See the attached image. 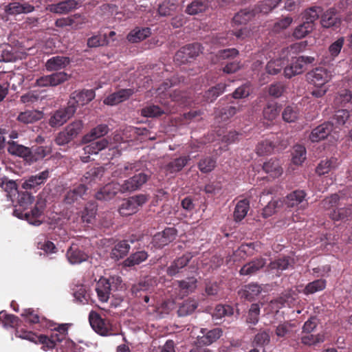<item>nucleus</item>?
I'll return each instance as SVG.
<instances>
[{"label":"nucleus","instance_id":"obj_1","mask_svg":"<svg viewBox=\"0 0 352 352\" xmlns=\"http://www.w3.org/2000/svg\"><path fill=\"white\" fill-rule=\"evenodd\" d=\"M53 332L51 333L50 337L44 335L38 336V342L43 344L44 350L53 349L56 346V343H62L64 342L65 346L67 349L76 351V344L67 338V324H50L48 326Z\"/></svg>","mask_w":352,"mask_h":352},{"label":"nucleus","instance_id":"obj_2","mask_svg":"<svg viewBox=\"0 0 352 352\" xmlns=\"http://www.w3.org/2000/svg\"><path fill=\"white\" fill-rule=\"evenodd\" d=\"M103 174L104 170L102 167H94L87 171L82 178L83 184H80L67 192L65 197V202L71 204L78 201L80 198L83 199L87 190L85 184L92 185L97 184L101 181Z\"/></svg>","mask_w":352,"mask_h":352},{"label":"nucleus","instance_id":"obj_3","mask_svg":"<svg viewBox=\"0 0 352 352\" xmlns=\"http://www.w3.org/2000/svg\"><path fill=\"white\" fill-rule=\"evenodd\" d=\"M322 11L320 7H311L305 10L302 13L304 21L294 29L293 36L297 39H300L311 32L314 28L315 21L318 19Z\"/></svg>","mask_w":352,"mask_h":352},{"label":"nucleus","instance_id":"obj_4","mask_svg":"<svg viewBox=\"0 0 352 352\" xmlns=\"http://www.w3.org/2000/svg\"><path fill=\"white\" fill-rule=\"evenodd\" d=\"M122 280L118 276H111L109 278H101L96 284V291L98 299L102 302H106L109 298L111 290L118 289Z\"/></svg>","mask_w":352,"mask_h":352},{"label":"nucleus","instance_id":"obj_5","mask_svg":"<svg viewBox=\"0 0 352 352\" xmlns=\"http://www.w3.org/2000/svg\"><path fill=\"white\" fill-rule=\"evenodd\" d=\"M45 206L44 199H39L37 200L35 206L30 212L23 213L20 209H15L13 214L19 219H25L30 224L34 226H39L42 221L38 219L43 213V210Z\"/></svg>","mask_w":352,"mask_h":352},{"label":"nucleus","instance_id":"obj_6","mask_svg":"<svg viewBox=\"0 0 352 352\" xmlns=\"http://www.w3.org/2000/svg\"><path fill=\"white\" fill-rule=\"evenodd\" d=\"M148 179L149 175L143 173L134 175L120 184L121 193H131L140 190Z\"/></svg>","mask_w":352,"mask_h":352},{"label":"nucleus","instance_id":"obj_7","mask_svg":"<svg viewBox=\"0 0 352 352\" xmlns=\"http://www.w3.org/2000/svg\"><path fill=\"white\" fill-rule=\"evenodd\" d=\"M332 76L331 72L322 67H317L307 74V81L315 87L324 86Z\"/></svg>","mask_w":352,"mask_h":352},{"label":"nucleus","instance_id":"obj_8","mask_svg":"<svg viewBox=\"0 0 352 352\" xmlns=\"http://www.w3.org/2000/svg\"><path fill=\"white\" fill-rule=\"evenodd\" d=\"M89 320L91 328L98 334L102 336L114 335L111 332L112 328L109 321L102 319L97 313L90 312Z\"/></svg>","mask_w":352,"mask_h":352},{"label":"nucleus","instance_id":"obj_9","mask_svg":"<svg viewBox=\"0 0 352 352\" xmlns=\"http://www.w3.org/2000/svg\"><path fill=\"white\" fill-rule=\"evenodd\" d=\"M201 52V47L199 43H192L182 47L175 56V61L179 64L188 63L190 59L197 56Z\"/></svg>","mask_w":352,"mask_h":352},{"label":"nucleus","instance_id":"obj_10","mask_svg":"<svg viewBox=\"0 0 352 352\" xmlns=\"http://www.w3.org/2000/svg\"><path fill=\"white\" fill-rule=\"evenodd\" d=\"M0 8L3 10L6 16L28 14L34 10V6L28 2L13 1L8 4H3Z\"/></svg>","mask_w":352,"mask_h":352},{"label":"nucleus","instance_id":"obj_11","mask_svg":"<svg viewBox=\"0 0 352 352\" xmlns=\"http://www.w3.org/2000/svg\"><path fill=\"white\" fill-rule=\"evenodd\" d=\"M335 136L333 132V125L330 122H324L322 124L314 128L309 135V139L312 142H318L329 136H332L333 138H338Z\"/></svg>","mask_w":352,"mask_h":352},{"label":"nucleus","instance_id":"obj_12","mask_svg":"<svg viewBox=\"0 0 352 352\" xmlns=\"http://www.w3.org/2000/svg\"><path fill=\"white\" fill-rule=\"evenodd\" d=\"M95 98V92L92 89L74 91L71 94L68 105L76 111L77 107L84 106Z\"/></svg>","mask_w":352,"mask_h":352},{"label":"nucleus","instance_id":"obj_13","mask_svg":"<svg viewBox=\"0 0 352 352\" xmlns=\"http://www.w3.org/2000/svg\"><path fill=\"white\" fill-rule=\"evenodd\" d=\"M75 113V109L68 104L66 107L54 111L50 120L49 124L52 127H58L63 125Z\"/></svg>","mask_w":352,"mask_h":352},{"label":"nucleus","instance_id":"obj_14","mask_svg":"<svg viewBox=\"0 0 352 352\" xmlns=\"http://www.w3.org/2000/svg\"><path fill=\"white\" fill-rule=\"evenodd\" d=\"M193 255L188 252L180 257L173 260L166 269V274L169 276H175L183 272L184 269L187 266Z\"/></svg>","mask_w":352,"mask_h":352},{"label":"nucleus","instance_id":"obj_15","mask_svg":"<svg viewBox=\"0 0 352 352\" xmlns=\"http://www.w3.org/2000/svg\"><path fill=\"white\" fill-rule=\"evenodd\" d=\"M306 193L302 190H296L287 195L284 199L285 205L289 208L299 206L300 209H305L308 206L305 199Z\"/></svg>","mask_w":352,"mask_h":352},{"label":"nucleus","instance_id":"obj_16","mask_svg":"<svg viewBox=\"0 0 352 352\" xmlns=\"http://www.w3.org/2000/svg\"><path fill=\"white\" fill-rule=\"evenodd\" d=\"M175 236L176 230L173 228H168L164 231L155 234L151 243L156 248H162L172 242Z\"/></svg>","mask_w":352,"mask_h":352},{"label":"nucleus","instance_id":"obj_17","mask_svg":"<svg viewBox=\"0 0 352 352\" xmlns=\"http://www.w3.org/2000/svg\"><path fill=\"white\" fill-rule=\"evenodd\" d=\"M118 192H121L120 183L111 182L101 188L95 195L98 200L108 201L113 198Z\"/></svg>","mask_w":352,"mask_h":352},{"label":"nucleus","instance_id":"obj_18","mask_svg":"<svg viewBox=\"0 0 352 352\" xmlns=\"http://www.w3.org/2000/svg\"><path fill=\"white\" fill-rule=\"evenodd\" d=\"M50 177V171L46 169L36 175H31L22 184V188L25 190H31L44 184Z\"/></svg>","mask_w":352,"mask_h":352},{"label":"nucleus","instance_id":"obj_19","mask_svg":"<svg viewBox=\"0 0 352 352\" xmlns=\"http://www.w3.org/2000/svg\"><path fill=\"white\" fill-rule=\"evenodd\" d=\"M201 335L197 336V340L199 344L209 345L218 340L222 335V330L219 328H214L211 330L201 329Z\"/></svg>","mask_w":352,"mask_h":352},{"label":"nucleus","instance_id":"obj_20","mask_svg":"<svg viewBox=\"0 0 352 352\" xmlns=\"http://www.w3.org/2000/svg\"><path fill=\"white\" fill-rule=\"evenodd\" d=\"M77 6V3L75 0H67L59 2L58 3L50 4L46 7V10L56 14H65Z\"/></svg>","mask_w":352,"mask_h":352},{"label":"nucleus","instance_id":"obj_21","mask_svg":"<svg viewBox=\"0 0 352 352\" xmlns=\"http://www.w3.org/2000/svg\"><path fill=\"white\" fill-rule=\"evenodd\" d=\"M68 261L72 264H80L88 258V255L76 244H72L67 252Z\"/></svg>","mask_w":352,"mask_h":352},{"label":"nucleus","instance_id":"obj_22","mask_svg":"<svg viewBox=\"0 0 352 352\" xmlns=\"http://www.w3.org/2000/svg\"><path fill=\"white\" fill-rule=\"evenodd\" d=\"M43 112L39 110L32 109L21 111L16 117V120L23 124H33L41 120L43 118Z\"/></svg>","mask_w":352,"mask_h":352},{"label":"nucleus","instance_id":"obj_23","mask_svg":"<svg viewBox=\"0 0 352 352\" xmlns=\"http://www.w3.org/2000/svg\"><path fill=\"white\" fill-rule=\"evenodd\" d=\"M266 264L265 258H256L247 264L244 265L239 271L241 275L251 276L255 274Z\"/></svg>","mask_w":352,"mask_h":352},{"label":"nucleus","instance_id":"obj_24","mask_svg":"<svg viewBox=\"0 0 352 352\" xmlns=\"http://www.w3.org/2000/svg\"><path fill=\"white\" fill-rule=\"evenodd\" d=\"M344 42V37L338 38L333 42L329 47L327 55L323 56L322 62L324 64H331V63L335 59L336 57L340 54Z\"/></svg>","mask_w":352,"mask_h":352},{"label":"nucleus","instance_id":"obj_25","mask_svg":"<svg viewBox=\"0 0 352 352\" xmlns=\"http://www.w3.org/2000/svg\"><path fill=\"white\" fill-rule=\"evenodd\" d=\"M133 94V90L131 89H121L115 92L104 100V103L108 105H116L127 100Z\"/></svg>","mask_w":352,"mask_h":352},{"label":"nucleus","instance_id":"obj_26","mask_svg":"<svg viewBox=\"0 0 352 352\" xmlns=\"http://www.w3.org/2000/svg\"><path fill=\"white\" fill-rule=\"evenodd\" d=\"M70 63L69 58L66 56H53L45 63V67L47 71H57L66 67Z\"/></svg>","mask_w":352,"mask_h":352},{"label":"nucleus","instance_id":"obj_27","mask_svg":"<svg viewBox=\"0 0 352 352\" xmlns=\"http://www.w3.org/2000/svg\"><path fill=\"white\" fill-rule=\"evenodd\" d=\"M262 291L261 287L256 283H250L245 285L241 289L239 290V294L241 298L248 300H252Z\"/></svg>","mask_w":352,"mask_h":352},{"label":"nucleus","instance_id":"obj_28","mask_svg":"<svg viewBox=\"0 0 352 352\" xmlns=\"http://www.w3.org/2000/svg\"><path fill=\"white\" fill-rule=\"evenodd\" d=\"M263 170L272 177L276 178L283 173V169L278 160L270 159L263 164Z\"/></svg>","mask_w":352,"mask_h":352},{"label":"nucleus","instance_id":"obj_29","mask_svg":"<svg viewBox=\"0 0 352 352\" xmlns=\"http://www.w3.org/2000/svg\"><path fill=\"white\" fill-rule=\"evenodd\" d=\"M304 69L305 65L303 60L298 57L293 59L291 64L285 68L284 74L286 77L289 78L295 75L302 73Z\"/></svg>","mask_w":352,"mask_h":352},{"label":"nucleus","instance_id":"obj_30","mask_svg":"<svg viewBox=\"0 0 352 352\" xmlns=\"http://www.w3.org/2000/svg\"><path fill=\"white\" fill-rule=\"evenodd\" d=\"M151 34V29L149 28H135L130 32L127 36V39L131 43L140 42L147 37Z\"/></svg>","mask_w":352,"mask_h":352},{"label":"nucleus","instance_id":"obj_31","mask_svg":"<svg viewBox=\"0 0 352 352\" xmlns=\"http://www.w3.org/2000/svg\"><path fill=\"white\" fill-rule=\"evenodd\" d=\"M8 151L13 155L19 156L28 159L32 152L28 147L16 144L14 141L8 142Z\"/></svg>","mask_w":352,"mask_h":352},{"label":"nucleus","instance_id":"obj_32","mask_svg":"<svg viewBox=\"0 0 352 352\" xmlns=\"http://www.w3.org/2000/svg\"><path fill=\"white\" fill-rule=\"evenodd\" d=\"M108 132L109 127L107 124H99L92 129L89 133L86 134L83 137L82 140L84 142L87 143L105 135Z\"/></svg>","mask_w":352,"mask_h":352},{"label":"nucleus","instance_id":"obj_33","mask_svg":"<svg viewBox=\"0 0 352 352\" xmlns=\"http://www.w3.org/2000/svg\"><path fill=\"white\" fill-rule=\"evenodd\" d=\"M130 250V245L127 241L118 242L112 249L110 256L111 258L116 261L125 256Z\"/></svg>","mask_w":352,"mask_h":352},{"label":"nucleus","instance_id":"obj_34","mask_svg":"<svg viewBox=\"0 0 352 352\" xmlns=\"http://www.w3.org/2000/svg\"><path fill=\"white\" fill-rule=\"evenodd\" d=\"M208 6V0H193L187 6L185 12L190 15H195L206 11Z\"/></svg>","mask_w":352,"mask_h":352},{"label":"nucleus","instance_id":"obj_35","mask_svg":"<svg viewBox=\"0 0 352 352\" xmlns=\"http://www.w3.org/2000/svg\"><path fill=\"white\" fill-rule=\"evenodd\" d=\"M340 23L334 8H330L322 15L321 24L324 28L336 26Z\"/></svg>","mask_w":352,"mask_h":352},{"label":"nucleus","instance_id":"obj_36","mask_svg":"<svg viewBox=\"0 0 352 352\" xmlns=\"http://www.w3.org/2000/svg\"><path fill=\"white\" fill-rule=\"evenodd\" d=\"M280 112V107L276 102H268L263 111V118L268 121H273L279 116Z\"/></svg>","mask_w":352,"mask_h":352},{"label":"nucleus","instance_id":"obj_37","mask_svg":"<svg viewBox=\"0 0 352 352\" xmlns=\"http://www.w3.org/2000/svg\"><path fill=\"white\" fill-rule=\"evenodd\" d=\"M190 160V157L189 155L179 157L169 162L165 166V169L170 173L179 172L182 170V168L187 164Z\"/></svg>","mask_w":352,"mask_h":352},{"label":"nucleus","instance_id":"obj_38","mask_svg":"<svg viewBox=\"0 0 352 352\" xmlns=\"http://www.w3.org/2000/svg\"><path fill=\"white\" fill-rule=\"evenodd\" d=\"M156 285V281L151 278H148L144 280L140 281L138 284L133 285L131 287V292L133 294L137 295L138 292H148L151 293L154 290V287Z\"/></svg>","mask_w":352,"mask_h":352},{"label":"nucleus","instance_id":"obj_39","mask_svg":"<svg viewBox=\"0 0 352 352\" xmlns=\"http://www.w3.org/2000/svg\"><path fill=\"white\" fill-rule=\"evenodd\" d=\"M198 307V302L195 299L184 300L179 307V316L184 317L192 314Z\"/></svg>","mask_w":352,"mask_h":352},{"label":"nucleus","instance_id":"obj_40","mask_svg":"<svg viewBox=\"0 0 352 352\" xmlns=\"http://www.w3.org/2000/svg\"><path fill=\"white\" fill-rule=\"evenodd\" d=\"M250 208V203L248 199H242L238 201L234 211V218L236 221H241L248 214Z\"/></svg>","mask_w":352,"mask_h":352},{"label":"nucleus","instance_id":"obj_41","mask_svg":"<svg viewBox=\"0 0 352 352\" xmlns=\"http://www.w3.org/2000/svg\"><path fill=\"white\" fill-rule=\"evenodd\" d=\"M0 187L6 192L7 196L12 201V196H15L18 192L17 185L13 180H10L6 177H0Z\"/></svg>","mask_w":352,"mask_h":352},{"label":"nucleus","instance_id":"obj_42","mask_svg":"<svg viewBox=\"0 0 352 352\" xmlns=\"http://www.w3.org/2000/svg\"><path fill=\"white\" fill-rule=\"evenodd\" d=\"M108 145V141L106 139H102L96 142H89V144L83 148L85 153L88 155L98 154V153Z\"/></svg>","mask_w":352,"mask_h":352},{"label":"nucleus","instance_id":"obj_43","mask_svg":"<svg viewBox=\"0 0 352 352\" xmlns=\"http://www.w3.org/2000/svg\"><path fill=\"white\" fill-rule=\"evenodd\" d=\"M352 214V205H348L346 207H339L334 209L330 213V217L334 221L346 219Z\"/></svg>","mask_w":352,"mask_h":352},{"label":"nucleus","instance_id":"obj_44","mask_svg":"<svg viewBox=\"0 0 352 352\" xmlns=\"http://www.w3.org/2000/svg\"><path fill=\"white\" fill-rule=\"evenodd\" d=\"M338 160L331 157L329 160H322L316 168V173L320 175H324L330 172L338 166Z\"/></svg>","mask_w":352,"mask_h":352},{"label":"nucleus","instance_id":"obj_45","mask_svg":"<svg viewBox=\"0 0 352 352\" xmlns=\"http://www.w3.org/2000/svg\"><path fill=\"white\" fill-rule=\"evenodd\" d=\"M134 170H135V164L125 162L118 164L112 173V175L115 177H123L131 174Z\"/></svg>","mask_w":352,"mask_h":352},{"label":"nucleus","instance_id":"obj_46","mask_svg":"<svg viewBox=\"0 0 352 352\" xmlns=\"http://www.w3.org/2000/svg\"><path fill=\"white\" fill-rule=\"evenodd\" d=\"M293 324L289 322H283L277 325L274 329L277 340H285L290 336L292 332Z\"/></svg>","mask_w":352,"mask_h":352},{"label":"nucleus","instance_id":"obj_47","mask_svg":"<svg viewBox=\"0 0 352 352\" xmlns=\"http://www.w3.org/2000/svg\"><path fill=\"white\" fill-rule=\"evenodd\" d=\"M96 206L94 203L88 204L82 212L81 219L82 222L92 223L96 214Z\"/></svg>","mask_w":352,"mask_h":352},{"label":"nucleus","instance_id":"obj_48","mask_svg":"<svg viewBox=\"0 0 352 352\" xmlns=\"http://www.w3.org/2000/svg\"><path fill=\"white\" fill-rule=\"evenodd\" d=\"M148 258V254L145 251L137 252L127 258L124 263L125 266L132 267L139 265Z\"/></svg>","mask_w":352,"mask_h":352},{"label":"nucleus","instance_id":"obj_49","mask_svg":"<svg viewBox=\"0 0 352 352\" xmlns=\"http://www.w3.org/2000/svg\"><path fill=\"white\" fill-rule=\"evenodd\" d=\"M178 286L184 294L193 292L197 288V279L194 277H189L186 280H178Z\"/></svg>","mask_w":352,"mask_h":352},{"label":"nucleus","instance_id":"obj_50","mask_svg":"<svg viewBox=\"0 0 352 352\" xmlns=\"http://www.w3.org/2000/svg\"><path fill=\"white\" fill-rule=\"evenodd\" d=\"M226 85L224 84H218L217 86L209 89L204 94L206 101L212 102L217 99L222 93L224 92Z\"/></svg>","mask_w":352,"mask_h":352},{"label":"nucleus","instance_id":"obj_51","mask_svg":"<svg viewBox=\"0 0 352 352\" xmlns=\"http://www.w3.org/2000/svg\"><path fill=\"white\" fill-rule=\"evenodd\" d=\"M256 12L254 10H248L244 9L237 12L234 16L233 17V21L236 24H243L246 23L249 20H250L254 16H255Z\"/></svg>","mask_w":352,"mask_h":352},{"label":"nucleus","instance_id":"obj_52","mask_svg":"<svg viewBox=\"0 0 352 352\" xmlns=\"http://www.w3.org/2000/svg\"><path fill=\"white\" fill-rule=\"evenodd\" d=\"M109 41L105 34H98L94 35L87 40V45L89 47H98L109 45Z\"/></svg>","mask_w":352,"mask_h":352},{"label":"nucleus","instance_id":"obj_53","mask_svg":"<svg viewBox=\"0 0 352 352\" xmlns=\"http://www.w3.org/2000/svg\"><path fill=\"white\" fill-rule=\"evenodd\" d=\"M283 119L287 122H294L299 117V111L297 107L287 106L282 113Z\"/></svg>","mask_w":352,"mask_h":352},{"label":"nucleus","instance_id":"obj_54","mask_svg":"<svg viewBox=\"0 0 352 352\" xmlns=\"http://www.w3.org/2000/svg\"><path fill=\"white\" fill-rule=\"evenodd\" d=\"M306 159V149L302 145H296L292 151V162L294 164L300 165Z\"/></svg>","mask_w":352,"mask_h":352},{"label":"nucleus","instance_id":"obj_55","mask_svg":"<svg viewBox=\"0 0 352 352\" xmlns=\"http://www.w3.org/2000/svg\"><path fill=\"white\" fill-rule=\"evenodd\" d=\"M216 163L217 162L214 158L206 157L199 161L198 168L201 173H208L215 168Z\"/></svg>","mask_w":352,"mask_h":352},{"label":"nucleus","instance_id":"obj_56","mask_svg":"<svg viewBox=\"0 0 352 352\" xmlns=\"http://www.w3.org/2000/svg\"><path fill=\"white\" fill-rule=\"evenodd\" d=\"M275 149L274 142L271 140H265L258 143L256 146V153L259 155H269Z\"/></svg>","mask_w":352,"mask_h":352},{"label":"nucleus","instance_id":"obj_57","mask_svg":"<svg viewBox=\"0 0 352 352\" xmlns=\"http://www.w3.org/2000/svg\"><path fill=\"white\" fill-rule=\"evenodd\" d=\"M326 287V281L323 279H318L307 285L305 288V294H312L323 290Z\"/></svg>","mask_w":352,"mask_h":352},{"label":"nucleus","instance_id":"obj_58","mask_svg":"<svg viewBox=\"0 0 352 352\" xmlns=\"http://www.w3.org/2000/svg\"><path fill=\"white\" fill-rule=\"evenodd\" d=\"M324 340V335L321 333L316 335L307 333L301 337L302 343L308 346H315L319 343L323 342Z\"/></svg>","mask_w":352,"mask_h":352},{"label":"nucleus","instance_id":"obj_59","mask_svg":"<svg viewBox=\"0 0 352 352\" xmlns=\"http://www.w3.org/2000/svg\"><path fill=\"white\" fill-rule=\"evenodd\" d=\"M167 109H161L157 105H149L142 109V115L144 117L152 118L165 113Z\"/></svg>","mask_w":352,"mask_h":352},{"label":"nucleus","instance_id":"obj_60","mask_svg":"<svg viewBox=\"0 0 352 352\" xmlns=\"http://www.w3.org/2000/svg\"><path fill=\"white\" fill-rule=\"evenodd\" d=\"M83 128V122L82 120H75L69 124L64 129L74 140L81 132Z\"/></svg>","mask_w":352,"mask_h":352},{"label":"nucleus","instance_id":"obj_61","mask_svg":"<svg viewBox=\"0 0 352 352\" xmlns=\"http://www.w3.org/2000/svg\"><path fill=\"white\" fill-rule=\"evenodd\" d=\"M177 8V4L174 0L164 1L158 8L160 15L165 16L170 15Z\"/></svg>","mask_w":352,"mask_h":352},{"label":"nucleus","instance_id":"obj_62","mask_svg":"<svg viewBox=\"0 0 352 352\" xmlns=\"http://www.w3.org/2000/svg\"><path fill=\"white\" fill-rule=\"evenodd\" d=\"M18 205L23 210L28 208L34 201V197L28 192H17Z\"/></svg>","mask_w":352,"mask_h":352},{"label":"nucleus","instance_id":"obj_63","mask_svg":"<svg viewBox=\"0 0 352 352\" xmlns=\"http://www.w3.org/2000/svg\"><path fill=\"white\" fill-rule=\"evenodd\" d=\"M291 265V261L288 257L280 258L272 261L269 265L270 270H276L277 271H283Z\"/></svg>","mask_w":352,"mask_h":352},{"label":"nucleus","instance_id":"obj_64","mask_svg":"<svg viewBox=\"0 0 352 352\" xmlns=\"http://www.w3.org/2000/svg\"><path fill=\"white\" fill-rule=\"evenodd\" d=\"M232 313L233 311L231 307L228 305H218L216 306L212 314V318L214 320L221 319L226 316L232 315Z\"/></svg>","mask_w":352,"mask_h":352}]
</instances>
